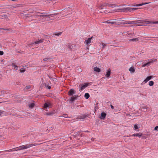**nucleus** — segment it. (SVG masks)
I'll return each instance as SVG.
<instances>
[{
    "mask_svg": "<svg viewBox=\"0 0 158 158\" xmlns=\"http://www.w3.org/2000/svg\"><path fill=\"white\" fill-rule=\"evenodd\" d=\"M137 9L136 8H132L130 7H127V11H129L130 12L132 11L133 10H135Z\"/></svg>",
    "mask_w": 158,
    "mask_h": 158,
    "instance_id": "nucleus-21",
    "label": "nucleus"
},
{
    "mask_svg": "<svg viewBox=\"0 0 158 158\" xmlns=\"http://www.w3.org/2000/svg\"><path fill=\"white\" fill-rule=\"evenodd\" d=\"M77 135H79V132H77Z\"/></svg>",
    "mask_w": 158,
    "mask_h": 158,
    "instance_id": "nucleus-49",
    "label": "nucleus"
},
{
    "mask_svg": "<svg viewBox=\"0 0 158 158\" xmlns=\"http://www.w3.org/2000/svg\"><path fill=\"white\" fill-rule=\"evenodd\" d=\"M2 17H3L2 18L3 19V18H7V16L6 15H2Z\"/></svg>",
    "mask_w": 158,
    "mask_h": 158,
    "instance_id": "nucleus-36",
    "label": "nucleus"
},
{
    "mask_svg": "<svg viewBox=\"0 0 158 158\" xmlns=\"http://www.w3.org/2000/svg\"><path fill=\"white\" fill-rule=\"evenodd\" d=\"M102 48H104L106 46V45L104 43H102Z\"/></svg>",
    "mask_w": 158,
    "mask_h": 158,
    "instance_id": "nucleus-37",
    "label": "nucleus"
},
{
    "mask_svg": "<svg viewBox=\"0 0 158 158\" xmlns=\"http://www.w3.org/2000/svg\"><path fill=\"white\" fill-rule=\"evenodd\" d=\"M38 145V144L37 143H36L28 144L27 145H25L20 146V149H22V150L26 149L32 146H37Z\"/></svg>",
    "mask_w": 158,
    "mask_h": 158,
    "instance_id": "nucleus-2",
    "label": "nucleus"
},
{
    "mask_svg": "<svg viewBox=\"0 0 158 158\" xmlns=\"http://www.w3.org/2000/svg\"><path fill=\"white\" fill-rule=\"evenodd\" d=\"M89 94L88 93H85V94L84 97L86 99H88L89 97Z\"/></svg>",
    "mask_w": 158,
    "mask_h": 158,
    "instance_id": "nucleus-26",
    "label": "nucleus"
},
{
    "mask_svg": "<svg viewBox=\"0 0 158 158\" xmlns=\"http://www.w3.org/2000/svg\"><path fill=\"white\" fill-rule=\"evenodd\" d=\"M40 17L44 18L46 17L51 16L52 17L53 16H55L57 15V14H49L48 13H40Z\"/></svg>",
    "mask_w": 158,
    "mask_h": 158,
    "instance_id": "nucleus-3",
    "label": "nucleus"
},
{
    "mask_svg": "<svg viewBox=\"0 0 158 158\" xmlns=\"http://www.w3.org/2000/svg\"><path fill=\"white\" fill-rule=\"evenodd\" d=\"M106 11H106H106H104V13H106Z\"/></svg>",
    "mask_w": 158,
    "mask_h": 158,
    "instance_id": "nucleus-47",
    "label": "nucleus"
},
{
    "mask_svg": "<svg viewBox=\"0 0 158 158\" xmlns=\"http://www.w3.org/2000/svg\"><path fill=\"white\" fill-rule=\"evenodd\" d=\"M154 130L158 131V126H156L154 128Z\"/></svg>",
    "mask_w": 158,
    "mask_h": 158,
    "instance_id": "nucleus-39",
    "label": "nucleus"
},
{
    "mask_svg": "<svg viewBox=\"0 0 158 158\" xmlns=\"http://www.w3.org/2000/svg\"><path fill=\"white\" fill-rule=\"evenodd\" d=\"M26 89H30L31 86H27L25 87Z\"/></svg>",
    "mask_w": 158,
    "mask_h": 158,
    "instance_id": "nucleus-35",
    "label": "nucleus"
},
{
    "mask_svg": "<svg viewBox=\"0 0 158 158\" xmlns=\"http://www.w3.org/2000/svg\"><path fill=\"white\" fill-rule=\"evenodd\" d=\"M94 71L96 72L99 73L101 71L100 69L97 67H95L94 68Z\"/></svg>",
    "mask_w": 158,
    "mask_h": 158,
    "instance_id": "nucleus-19",
    "label": "nucleus"
},
{
    "mask_svg": "<svg viewBox=\"0 0 158 158\" xmlns=\"http://www.w3.org/2000/svg\"><path fill=\"white\" fill-rule=\"evenodd\" d=\"M51 106V104L49 102L46 103L44 104V109L46 111H47V110H46V109H47V108H49Z\"/></svg>",
    "mask_w": 158,
    "mask_h": 158,
    "instance_id": "nucleus-9",
    "label": "nucleus"
},
{
    "mask_svg": "<svg viewBox=\"0 0 158 158\" xmlns=\"http://www.w3.org/2000/svg\"><path fill=\"white\" fill-rule=\"evenodd\" d=\"M88 86V83H85L84 85H81L80 88V91H81L86 87Z\"/></svg>",
    "mask_w": 158,
    "mask_h": 158,
    "instance_id": "nucleus-11",
    "label": "nucleus"
},
{
    "mask_svg": "<svg viewBox=\"0 0 158 158\" xmlns=\"http://www.w3.org/2000/svg\"><path fill=\"white\" fill-rule=\"evenodd\" d=\"M3 54L4 52L2 51H0V55H2Z\"/></svg>",
    "mask_w": 158,
    "mask_h": 158,
    "instance_id": "nucleus-40",
    "label": "nucleus"
},
{
    "mask_svg": "<svg viewBox=\"0 0 158 158\" xmlns=\"http://www.w3.org/2000/svg\"><path fill=\"white\" fill-rule=\"evenodd\" d=\"M29 107L31 108H32L35 106V104L34 103H30L29 105Z\"/></svg>",
    "mask_w": 158,
    "mask_h": 158,
    "instance_id": "nucleus-24",
    "label": "nucleus"
},
{
    "mask_svg": "<svg viewBox=\"0 0 158 158\" xmlns=\"http://www.w3.org/2000/svg\"><path fill=\"white\" fill-rule=\"evenodd\" d=\"M88 117V115L84 114L79 116V118L80 119L83 120Z\"/></svg>",
    "mask_w": 158,
    "mask_h": 158,
    "instance_id": "nucleus-12",
    "label": "nucleus"
},
{
    "mask_svg": "<svg viewBox=\"0 0 158 158\" xmlns=\"http://www.w3.org/2000/svg\"><path fill=\"white\" fill-rule=\"evenodd\" d=\"M93 37L89 38L88 39L85 40L84 42L85 44H86L87 45H89V44L91 43L92 40V39Z\"/></svg>",
    "mask_w": 158,
    "mask_h": 158,
    "instance_id": "nucleus-7",
    "label": "nucleus"
},
{
    "mask_svg": "<svg viewBox=\"0 0 158 158\" xmlns=\"http://www.w3.org/2000/svg\"><path fill=\"white\" fill-rule=\"evenodd\" d=\"M152 78V76H149L147 77L146 79H145L142 83V84H144L147 83L148 81H149Z\"/></svg>",
    "mask_w": 158,
    "mask_h": 158,
    "instance_id": "nucleus-8",
    "label": "nucleus"
},
{
    "mask_svg": "<svg viewBox=\"0 0 158 158\" xmlns=\"http://www.w3.org/2000/svg\"><path fill=\"white\" fill-rule=\"evenodd\" d=\"M62 32H59L57 33H55L54 34V35H55L58 36H60L62 34Z\"/></svg>",
    "mask_w": 158,
    "mask_h": 158,
    "instance_id": "nucleus-30",
    "label": "nucleus"
},
{
    "mask_svg": "<svg viewBox=\"0 0 158 158\" xmlns=\"http://www.w3.org/2000/svg\"><path fill=\"white\" fill-rule=\"evenodd\" d=\"M48 89H50L51 88V86H48Z\"/></svg>",
    "mask_w": 158,
    "mask_h": 158,
    "instance_id": "nucleus-45",
    "label": "nucleus"
},
{
    "mask_svg": "<svg viewBox=\"0 0 158 158\" xmlns=\"http://www.w3.org/2000/svg\"><path fill=\"white\" fill-rule=\"evenodd\" d=\"M125 33H126V32H124V33H123V34H125Z\"/></svg>",
    "mask_w": 158,
    "mask_h": 158,
    "instance_id": "nucleus-48",
    "label": "nucleus"
},
{
    "mask_svg": "<svg viewBox=\"0 0 158 158\" xmlns=\"http://www.w3.org/2000/svg\"><path fill=\"white\" fill-rule=\"evenodd\" d=\"M7 113L3 111L0 110V116H3L5 115H6Z\"/></svg>",
    "mask_w": 158,
    "mask_h": 158,
    "instance_id": "nucleus-16",
    "label": "nucleus"
},
{
    "mask_svg": "<svg viewBox=\"0 0 158 158\" xmlns=\"http://www.w3.org/2000/svg\"><path fill=\"white\" fill-rule=\"evenodd\" d=\"M101 12H101V11H99V13H101Z\"/></svg>",
    "mask_w": 158,
    "mask_h": 158,
    "instance_id": "nucleus-51",
    "label": "nucleus"
},
{
    "mask_svg": "<svg viewBox=\"0 0 158 158\" xmlns=\"http://www.w3.org/2000/svg\"><path fill=\"white\" fill-rule=\"evenodd\" d=\"M68 93L69 96H72L75 94V93L74 92L73 89H71L69 91Z\"/></svg>",
    "mask_w": 158,
    "mask_h": 158,
    "instance_id": "nucleus-13",
    "label": "nucleus"
},
{
    "mask_svg": "<svg viewBox=\"0 0 158 158\" xmlns=\"http://www.w3.org/2000/svg\"><path fill=\"white\" fill-rule=\"evenodd\" d=\"M127 7L123 8L121 9L120 10H121V11H123V12L127 11Z\"/></svg>",
    "mask_w": 158,
    "mask_h": 158,
    "instance_id": "nucleus-28",
    "label": "nucleus"
},
{
    "mask_svg": "<svg viewBox=\"0 0 158 158\" xmlns=\"http://www.w3.org/2000/svg\"><path fill=\"white\" fill-rule=\"evenodd\" d=\"M108 6L110 7L118 6L116 4H110V3H104L102 5L99 7V9H102L105 6Z\"/></svg>",
    "mask_w": 158,
    "mask_h": 158,
    "instance_id": "nucleus-4",
    "label": "nucleus"
},
{
    "mask_svg": "<svg viewBox=\"0 0 158 158\" xmlns=\"http://www.w3.org/2000/svg\"><path fill=\"white\" fill-rule=\"evenodd\" d=\"M111 74V70L110 69H109L107 70L106 72V74L105 75L106 77L107 78H109L110 77V76Z\"/></svg>",
    "mask_w": 158,
    "mask_h": 158,
    "instance_id": "nucleus-10",
    "label": "nucleus"
},
{
    "mask_svg": "<svg viewBox=\"0 0 158 158\" xmlns=\"http://www.w3.org/2000/svg\"><path fill=\"white\" fill-rule=\"evenodd\" d=\"M43 41V39H41L39 40H38V41H35L34 43H33V44L34 43L35 44H38L40 43H42Z\"/></svg>",
    "mask_w": 158,
    "mask_h": 158,
    "instance_id": "nucleus-27",
    "label": "nucleus"
},
{
    "mask_svg": "<svg viewBox=\"0 0 158 158\" xmlns=\"http://www.w3.org/2000/svg\"><path fill=\"white\" fill-rule=\"evenodd\" d=\"M142 135V134L141 133H136V134H134L132 135V136H138L139 137H140Z\"/></svg>",
    "mask_w": 158,
    "mask_h": 158,
    "instance_id": "nucleus-17",
    "label": "nucleus"
},
{
    "mask_svg": "<svg viewBox=\"0 0 158 158\" xmlns=\"http://www.w3.org/2000/svg\"><path fill=\"white\" fill-rule=\"evenodd\" d=\"M64 117H67L66 116H64Z\"/></svg>",
    "mask_w": 158,
    "mask_h": 158,
    "instance_id": "nucleus-52",
    "label": "nucleus"
},
{
    "mask_svg": "<svg viewBox=\"0 0 158 158\" xmlns=\"http://www.w3.org/2000/svg\"><path fill=\"white\" fill-rule=\"evenodd\" d=\"M150 2H148V3H142L140 4H136L135 5H134V6H142L143 5L148 4Z\"/></svg>",
    "mask_w": 158,
    "mask_h": 158,
    "instance_id": "nucleus-20",
    "label": "nucleus"
},
{
    "mask_svg": "<svg viewBox=\"0 0 158 158\" xmlns=\"http://www.w3.org/2000/svg\"><path fill=\"white\" fill-rule=\"evenodd\" d=\"M110 107H111V108L112 109H114V106H113L112 105H110Z\"/></svg>",
    "mask_w": 158,
    "mask_h": 158,
    "instance_id": "nucleus-43",
    "label": "nucleus"
},
{
    "mask_svg": "<svg viewBox=\"0 0 158 158\" xmlns=\"http://www.w3.org/2000/svg\"><path fill=\"white\" fill-rule=\"evenodd\" d=\"M106 116V114L104 112H102L101 114V116L100 118L101 119H103L105 118Z\"/></svg>",
    "mask_w": 158,
    "mask_h": 158,
    "instance_id": "nucleus-14",
    "label": "nucleus"
},
{
    "mask_svg": "<svg viewBox=\"0 0 158 158\" xmlns=\"http://www.w3.org/2000/svg\"><path fill=\"white\" fill-rule=\"evenodd\" d=\"M49 59L48 58H45L43 59V60L44 61H47Z\"/></svg>",
    "mask_w": 158,
    "mask_h": 158,
    "instance_id": "nucleus-42",
    "label": "nucleus"
},
{
    "mask_svg": "<svg viewBox=\"0 0 158 158\" xmlns=\"http://www.w3.org/2000/svg\"><path fill=\"white\" fill-rule=\"evenodd\" d=\"M51 79L54 81H56V79L55 78H51Z\"/></svg>",
    "mask_w": 158,
    "mask_h": 158,
    "instance_id": "nucleus-38",
    "label": "nucleus"
},
{
    "mask_svg": "<svg viewBox=\"0 0 158 158\" xmlns=\"http://www.w3.org/2000/svg\"><path fill=\"white\" fill-rule=\"evenodd\" d=\"M138 40V38H133L132 39H131L129 40V41H136Z\"/></svg>",
    "mask_w": 158,
    "mask_h": 158,
    "instance_id": "nucleus-25",
    "label": "nucleus"
},
{
    "mask_svg": "<svg viewBox=\"0 0 158 158\" xmlns=\"http://www.w3.org/2000/svg\"><path fill=\"white\" fill-rule=\"evenodd\" d=\"M40 13L39 12H35L32 13L31 17H32V18H36L38 17H40Z\"/></svg>",
    "mask_w": 158,
    "mask_h": 158,
    "instance_id": "nucleus-6",
    "label": "nucleus"
},
{
    "mask_svg": "<svg viewBox=\"0 0 158 158\" xmlns=\"http://www.w3.org/2000/svg\"><path fill=\"white\" fill-rule=\"evenodd\" d=\"M139 128V127H138V126L137 124H135L134 125V129L135 130H137V129H138Z\"/></svg>",
    "mask_w": 158,
    "mask_h": 158,
    "instance_id": "nucleus-31",
    "label": "nucleus"
},
{
    "mask_svg": "<svg viewBox=\"0 0 158 158\" xmlns=\"http://www.w3.org/2000/svg\"><path fill=\"white\" fill-rule=\"evenodd\" d=\"M13 69L15 70H17L18 69V67L15 64L13 63L12 64Z\"/></svg>",
    "mask_w": 158,
    "mask_h": 158,
    "instance_id": "nucleus-23",
    "label": "nucleus"
},
{
    "mask_svg": "<svg viewBox=\"0 0 158 158\" xmlns=\"http://www.w3.org/2000/svg\"><path fill=\"white\" fill-rule=\"evenodd\" d=\"M19 71L21 73H23L25 71V70L23 68H21Z\"/></svg>",
    "mask_w": 158,
    "mask_h": 158,
    "instance_id": "nucleus-33",
    "label": "nucleus"
},
{
    "mask_svg": "<svg viewBox=\"0 0 158 158\" xmlns=\"http://www.w3.org/2000/svg\"><path fill=\"white\" fill-rule=\"evenodd\" d=\"M77 96H75V97L73 96L71 97L70 99V102L72 103L75 100L77 99Z\"/></svg>",
    "mask_w": 158,
    "mask_h": 158,
    "instance_id": "nucleus-15",
    "label": "nucleus"
},
{
    "mask_svg": "<svg viewBox=\"0 0 158 158\" xmlns=\"http://www.w3.org/2000/svg\"><path fill=\"white\" fill-rule=\"evenodd\" d=\"M67 47L70 49L72 48V45L70 44H68L67 45Z\"/></svg>",
    "mask_w": 158,
    "mask_h": 158,
    "instance_id": "nucleus-32",
    "label": "nucleus"
},
{
    "mask_svg": "<svg viewBox=\"0 0 158 158\" xmlns=\"http://www.w3.org/2000/svg\"><path fill=\"white\" fill-rule=\"evenodd\" d=\"M103 23H110L115 24H136L135 26H141L144 25V24H157L158 21L154 22H151L149 21L144 20H141L135 21H124L120 19L118 20V22H116L114 20H109Z\"/></svg>",
    "mask_w": 158,
    "mask_h": 158,
    "instance_id": "nucleus-1",
    "label": "nucleus"
},
{
    "mask_svg": "<svg viewBox=\"0 0 158 158\" xmlns=\"http://www.w3.org/2000/svg\"><path fill=\"white\" fill-rule=\"evenodd\" d=\"M55 112L54 111H52L49 112H48L46 113V114L48 116H51L54 114Z\"/></svg>",
    "mask_w": 158,
    "mask_h": 158,
    "instance_id": "nucleus-22",
    "label": "nucleus"
},
{
    "mask_svg": "<svg viewBox=\"0 0 158 158\" xmlns=\"http://www.w3.org/2000/svg\"><path fill=\"white\" fill-rule=\"evenodd\" d=\"M8 151L9 152H12V151H15L13 150V149H10V150H9Z\"/></svg>",
    "mask_w": 158,
    "mask_h": 158,
    "instance_id": "nucleus-44",
    "label": "nucleus"
},
{
    "mask_svg": "<svg viewBox=\"0 0 158 158\" xmlns=\"http://www.w3.org/2000/svg\"><path fill=\"white\" fill-rule=\"evenodd\" d=\"M153 84H154V82L152 81H150L149 82V85L150 86H152L153 85Z\"/></svg>",
    "mask_w": 158,
    "mask_h": 158,
    "instance_id": "nucleus-29",
    "label": "nucleus"
},
{
    "mask_svg": "<svg viewBox=\"0 0 158 158\" xmlns=\"http://www.w3.org/2000/svg\"><path fill=\"white\" fill-rule=\"evenodd\" d=\"M156 61V59H153V60H150L147 63L145 64H143L142 65V67H144L146 66H149L150 64H151L152 63Z\"/></svg>",
    "mask_w": 158,
    "mask_h": 158,
    "instance_id": "nucleus-5",
    "label": "nucleus"
},
{
    "mask_svg": "<svg viewBox=\"0 0 158 158\" xmlns=\"http://www.w3.org/2000/svg\"><path fill=\"white\" fill-rule=\"evenodd\" d=\"M129 71L131 73H133L135 72V69L133 67H131L129 69Z\"/></svg>",
    "mask_w": 158,
    "mask_h": 158,
    "instance_id": "nucleus-18",
    "label": "nucleus"
},
{
    "mask_svg": "<svg viewBox=\"0 0 158 158\" xmlns=\"http://www.w3.org/2000/svg\"><path fill=\"white\" fill-rule=\"evenodd\" d=\"M17 149H16V150H15L14 151H18V150H22V149H20L21 148H20V146L18 147H17L16 148Z\"/></svg>",
    "mask_w": 158,
    "mask_h": 158,
    "instance_id": "nucleus-34",
    "label": "nucleus"
},
{
    "mask_svg": "<svg viewBox=\"0 0 158 158\" xmlns=\"http://www.w3.org/2000/svg\"><path fill=\"white\" fill-rule=\"evenodd\" d=\"M79 71H81V69H79Z\"/></svg>",
    "mask_w": 158,
    "mask_h": 158,
    "instance_id": "nucleus-50",
    "label": "nucleus"
},
{
    "mask_svg": "<svg viewBox=\"0 0 158 158\" xmlns=\"http://www.w3.org/2000/svg\"><path fill=\"white\" fill-rule=\"evenodd\" d=\"M142 108L143 109H147L148 108V107L146 106H144L143 107H142Z\"/></svg>",
    "mask_w": 158,
    "mask_h": 158,
    "instance_id": "nucleus-41",
    "label": "nucleus"
},
{
    "mask_svg": "<svg viewBox=\"0 0 158 158\" xmlns=\"http://www.w3.org/2000/svg\"><path fill=\"white\" fill-rule=\"evenodd\" d=\"M2 48V45L0 44V49Z\"/></svg>",
    "mask_w": 158,
    "mask_h": 158,
    "instance_id": "nucleus-46",
    "label": "nucleus"
}]
</instances>
